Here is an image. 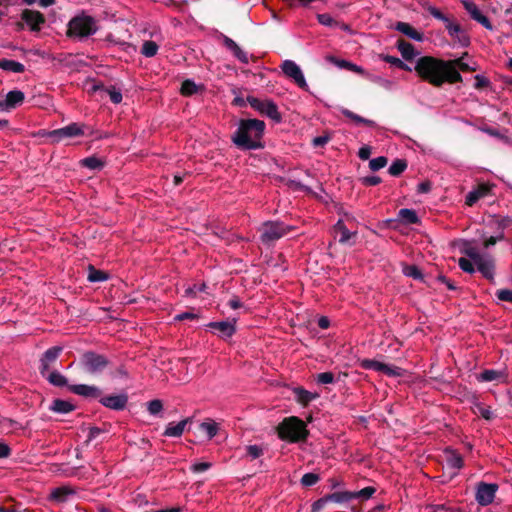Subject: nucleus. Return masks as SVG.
Returning <instances> with one entry per match:
<instances>
[{"label": "nucleus", "mask_w": 512, "mask_h": 512, "mask_svg": "<svg viewBox=\"0 0 512 512\" xmlns=\"http://www.w3.org/2000/svg\"><path fill=\"white\" fill-rule=\"evenodd\" d=\"M211 467V463L209 462H199L195 463L191 466V471L194 473H202L207 471Z\"/></svg>", "instance_id": "e2e57ef3"}, {"label": "nucleus", "mask_w": 512, "mask_h": 512, "mask_svg": "<svg viewBox=\"0 0 512 512\" xmlns=\"http://www.w3.org/2000/svg\"><path fill=\"white\" fill-rule=\"evenodd\" d=\"M88 280L90 282H101L108 279L107 273L102 270H97L93 266H89Z\"/></svg>", "instance_id": "ea45409f"}, {"label": "nucleus", "mask_w": 512, "mask_h": 512, "mask_svg": "<svg viewBox=\"0 0 512 512\" xmlns=\"http://www.w3.org/2000/svg\"><path fill=\"white\" fill-rule=\"evenodd\" d=\"M360 182L364 186H376L382 182L381 178L378 176H365L360 178Z\"/></svg>", "instance_id": "bf43d9fd"}, {"label": "nucleus", "mask_w": 512, "mask_h": 512, "mask_svg": "<svg viewBox=\"0 0 512 512\" xmlns=\"http://www.w3.org/2000/svg\"><path fill=\"white\" fill-rule=\"evenodd\" d=\"M221 38L224 46L230 50L240 62L244 64L249 62L247 53L244 52L233 39L223 34H221Z\"/></svg>", "instance_id": "aec40b11"}, {"label": "nucleus", "mask_w": 512, "mask_h": 512, "mask_svg": "<svg viewBox=\"0 0 512 512\" xmlns=\"http://www.w3.org/2000/svg\"><path fill=\"white\" fill-rule=\"evenodd\" d=\"M474 190L480 198H483L490 193L491 189L489 185L483 183L478 185Z\"/></svg>", "instance_id": "774afa93"}, {"label": "nucleus", "mask_w": 512, "mask_h": 512, "mask_svg": "<svg viewBox=\"0 0 512 512\" xmlns=\"http://www.w3.org/2000/svg\"><path fill=\"white\" fill-rule=\"evenodd\" d=\"M334 231L340 234L339 242L341 244L347 243L352 236L356 235V233H352L347 229L342 219H339L334 225Z\"/></svg>", "instance_id": "473e14b6"}, {"label": "nucleus", "mask_w": 512, "mask_h": 512, "mask_svg": "<svg viewBox=\"0 0 512 512\" xmlns=\"http://www.w3.org/2000/svg\"><path fill=\"white\" fill-rule=\"evenodd\" d=\"M191 423L192 418L190 417L185 418L184 420L176 424L174 422H171L167 425L163 435L167 437H180L187 428V426Z\"/></svg>", "instance_id": "412c9836"}, {"label": "nucleus", "mask_w": 512, "mask_h": 512, "mask_svg": "<svg viewBox=\"0 0 512 512\" xmlns=\"http://www.w3.org/2000/svg\"><path fill=\"white\" fill-rule=\"evenodd\" d=\"M278 437L290 443L306 441L309 431L303 420L296 416L284 418L276 427Z\"/></svg>", "instance_id": "7ed1b4c3"}, {"label": "nucleus", "mask_w": 512, "mask_h": 512, "mask_svg": "<svg viewBox=\"0 0 512 512\" xmlns=\"http://www.w3.org/2000/svg\"><path fill=\"white\" fill-rule=\"evenodd\" d=\"M414 71L422 81L436 88L442 87L445 83L449 84L446 60L434 56H422L417 59Z\"/></svg>", "instance_id": "f03ea898"}, {"label": "nucleus", "mask_w": 512, "mask_h": 512, "mask_svg": "<svg viewBox=\"0 0 512 512\" xmlns=\"http://www.w3.org/2000/svg\"><path fill=\"white\" fill-rule=\"evenodd\" d=\"M501 376V372L492 369H487L480 373L478 379L483 382H491L499 379Z\"/></svg>", "instance_id": "37998d69"}, {"label": "nucleus", "mask_w": 512, "mask_h": 512, "mask_svg": "<svg viewBox=\"0 0 512 512\" xmlns=\"http://www.w3.org/2000/svg\"><path fill=\"white\" fill-rule=\"evenodd\" d=\"M247 455L252 459H257L263 454V449L258 445H249L246 448Z\"/></svg>", "instance_id": "4d7b16f0"}, {"label": "nucleus", "mask_w": 512, "mask_h": 512, "mask_svg": "<svg viewBox=\"0 0 512 512\" xmlns=\"http://www.w3.org/2000/svg\"><path fill=\"white\" fill-rule=\"evenodd\" d=\"M445 462L448 468L459 470L463 467L464 461L462 456L455 450L446 448L444 450Z\"/></svg>", "instance_id": "5701e85b"}, {"label": "nucleus", "mask_w": 512, "mask_h": 512, "mask_svg": "<svg viewBox=\"0 0 512 512\" xmlns=\"http://www.w3.org/2000/svg\"><path fill=\"white\" fill-rule=\"evenodd\" d=\"M465 10L470 14L471 18L488 30H493V25L488 17L483 15L477 5L471 0L461 1Z\"/></svg>", "instance_id": "4468645a"}, {"label": "nucleus", "mask_w": 512, "mask_h": 512, "mask_svg": "<svg viewBox=\"0 0 512 512\" xmlns=\"http://www.w3.org/2000/svg\"><path fill=\"white\" fill-rule=\"evenodd\" d=\"M376 492V488L372 486L365 487L359 491L351 492V500L356 498H361L364 500H367L373 496V494Z\"/></svg>", "instance_id": "c03bdc74"}, {"label": "nucleus", "mask_w": 512, "mask_h": 512, "mask_svg": "<svg viewBox=\"0 0 512 512\" xmlns=\"http://www.w3.org/2000/svg\"><path fill=\"white\" fill-rule=\"evenodd\" d=\"M21 19L29 26L31 31H40L45 23L44 15L36 10L24 9L21 13Z\"/></svg>", "instance_id": "ddd939ff"}, {"label": "nucleus", "mask_w": 512, "mask_h": 512, "mask_svg": "<svg viewBox=\"0 0 512 512\" xmlns=\"http://www.w3.org/2000/svg\"><path fill=\"white\" fill-rule=\"evenodd\" d=\"M326 500L327 502H334V503H345L349 502L351 500V492L350 491H336L331 494H327Z\"/></svg>", "instance_id": "f704fd0d"}, {"label": "nucleus", "mask_w": 512, "mask_h": 512, "mask_svg": "<svg viewBox=\"0 0 512 512\" xmlns=\"http://www.w3.org/2000/svg\"><path fill=\"white\" fill-rule=\"evenodd\" d=\"M320 480V477L316 473H305L301 478V484L305 487L315 485Z\"/></svg>", "instance_id": "8fccbe9b"}, {"label": "nucleus", "mask_w": 512, "mask_h": 512, "mask_svg": "<svg viewBox=\"0 0 512 512\" xmlns=\"http://www.w3.org/2000/svg\"><path fill=\"white\" fill-rule=\"evenodd\" d=\"M489 85H490V81L486 77H484L482 75L475 76V84H474L475 89L482 90V89L487 88Z\"/></svg>", "instance_id": "052dcab7"}, {"label": "nucleus", "mask_w": 512, "mask_h": 512, "mask_svg": "<svg viewBox=\"0 0 512 512\" xmlns=\"http://www.w3.org/2000/svg\"><path fill=\"white\" fill-rule=\"evenodd\" d=\"M83 128L84 125H80L78 123H70L65 127L50 131L48 136L52 139V142H60L66 138H74L84 135Z\"/></svg>", "instance_id": "9b49d317"}, {"label": "nucleus", "mask_w": 512, "mask_h": 512, "mask_svg": "<svg viewBox=\"0 0 512 512\" xmlns=\"http://www.w3.org/2000/svg\"><path fill=\"white\" fill-rule=\"evenodd\" d=\"M327 504L328 502L326 500V496H323L312 504L311 512H319L320 510L325 508Z\"/></svg>", "instance_id": "0e129e2a"}, {"label": "nucleus", "mask_w": 512, "mask_h": 512, "mask_svg": "<svg viewBox=\"0 0 512 512\" xmlns=\"http://www.w3.org/2000/svg\"><path fill=\"white\" fill-rule=\"evenodd\" d=\"M198 86L191 79H186L181 84L180 92L183 96H191L197 93Z\"/></svg>", "instance_id": "58836bf2"}, {"label": "nucleus", "mask_w": 512, "mask_h": 512, "mask_svg": "<svg viewBox=\"0 0 512 512\" xmlns=\"http://www.w3.org/2000/svg\"><path fill=\"white\" fill-rule=\"evenodd\" d=\"M79 364L84 372L97 376L109 366L110 360L103 354L86 351L81 355Z\"/></svg>", "instance_id": "39448f33"}, {"label": "nucleus", "mask_w": 512, "mask_h": 512, "mask_svg": "<svg viewBox=\"0 0 512 512\" xmlns=\"http://www.w3.org/2000/svg\"><path fill=\"white\" fill-rule=\"evenodd\" d=\"M292 391L296 401L304 407L319 397L318 393H311L301 386L294 387Z\"/></svg>", "instance_id": "393cba45"}, {"label": "nucleus", "mask_w": 512, "mask_h": 512, "mask_svg": "<svg viewBox=\"0 0 512 512\" xmlns=\"http://www.w3.org/2000/svg\"><path fill=\"white\" fill-rule=\"evenodd\" d=\"M24 99L25 95L22 91L12 90L6 94L5 105L11 110L20 106L24 102Z\"/></svg>", "instance_id": "a878e982"}, {"label": "nucleus", "mask_w": 512, "mask_h": 512, "mask_svg": "<svg viewBox=\"0 0 512 512\" xmlns=\"http://www.w3.org/2000/svg\"><path fill=\"white\" fill-rule=\"evenodd\" d=\"M235 323L236 319H233V321L210 322L207 326L211 329L221 332L223 337L229 338L236 332Z\"/></svg>", "instance_id": "4be33fe9"}, {"label": "nucleus", "mask_w": 512, "mask_h": 512, "mask_svg": "<svg viewBox=\"0 0 512 512\" xmlns=\"http://www.w3.org/2000/svg\"><path fill=\"white\" fill-rule=\"evenodd\" d=\"M62 351L63 347L53 346L43 353L42 357L40 358V365L38 368L42 377L46 376L51 366L57 361Z\"/></svg>", "instance_id": "f8f14e48"}, {"label": "nucleus", "mask_w": 512, "mask_h": 512, "mask_svg": "<svg viewBox=\"0 0 512 512\" xmlns=\"http://www.w3.org/2000/svg\"><path fill=\"white\" fill-rule=\"evenodd\" d=\"M91 83L90 92L94 93L100 90L105 91L109 95L111 102L114 104H119L122 101V93L119 90H116L115 87L110 86L106 88L102 82L95 80H92Z\"/></svg>", "instance_id": "a211bd4d"}, {"label": "nucleus", "mask_w": 512, "mask_h": 512, "mask_svg": "<svg viewBox=\"0 0 512 512\" xmlns=\"http://www.w3.org/2000/svg\"><path fill=\"white\" fill-rule=\"evenodd\" d=\"M317 19L320 24L325 25V26H332L334 23V19L328 13L318 14Z\"/></svg>", "instance_id": "69168bd1"}, {"label": "nucleus", "mask_w": 512, "mask_h": 512, "mask_svg": "<svg viewBox=\"0 0 512 512\" xmlns=\"http://www.w3.org/2000/svg\"><path fill=\"white\" fill-rule=\"evenodd\" d=\"M292 229V227L286 226L282 222L268 221L260 229V238L262 243L269 245L285 236Z\"/></svg>", "instance_id": "0eeeda50"}, {"label": "nucleus", "mask_w": 512, "mask_h": 512, "mask_svg": "<svg viewBox=\"0 0 512 512\" xmlns=\"http://www.w3.org/2000/svg\"><path fill=\"white\" fill-rule=\"evenodd\" d=\"M383 60L386 62V63H389L391 65H394L396 66L397 68L401 69V70H404V71H411L412 69L407 65L405 64L401 59L395 57V56H391V55H385L383 57Z\"/></svg>", "instance_id": "a18cd8bd"}, {"label": "nucleus", "mask_w": 512, "mask_h": 512, "mask_svg": "<svg viewBox=\"0 0 512 512\" xmlns=\"http://www.w3.org/2000/svg\"><path fill=\"white\" fill-rule=\"evenodd\" d=\"M407 168V161L405 159H396L390 165L388 173L393 177L400 176Z\"/></svg>", "instance_id": "e433bc0d"}, {"label": "nucleus", "mask_w": 512, "mask_h": 512, "mask_svg": "<svg viewBox=\"0 0 512 512\" xmlns=\"http://www.w3.org/2000/svg\"><path fill=\"white\" fill-rule=\"evenodd\" d=\"M282 72L286 77L294 81V83L301 89L308 91L309 86L305 80L301 68L293 60H285L281 64Z\"/></svg>", "instance_id": "1a4fd4ad"}, {"label": "nucleus", "mask_w": 512, "mask_h": 512, "mask_svg": "<svg viewBox=\"0 0 512 512\" xmlns=\"http://www.w3.org/2000/svg\"><path fill=\"white\" fill-rule=\"evenodd\" d=\"M68 389L76 394L86 398H99L102 395V391L95 385H86V384H75L69 385Z\"/></svg>", "instance_id": "f3484780"}, {"label": "nucleus", "mask_w": 512, "mask_h": 512, "mask_svg": "<svg viewBox=\"0 0 512 512\" xmlns=\"http://www.w3.org/2000/svg\"><path fill=\"white\" fill-rule=\"evenodd\" d=\"M445 28L452 38L458 36V34H460L462 31L461 26L457 23H452L450 19H448V22H445Z\"/></svg>", "instance_id": "5fc2aeb1"}, {"label": "nucleus", "mask_w": 512, "mask_h": 512, "mask_svg": "<svg viewBox=\"0 0 512 512\" xmlns=\"http://www.w3.org/2000/svg\"><path fill=\"white\" fill-rule=\"evenodd\" d=\"M403 272L406 276L415 280H422L423 274L416 265H407L404 267Z\"/></svg>", "instance_id": "49530a36"}, {"label": "nucleus", "mask_w": 512, "mask_h": 512, "mask_svg": "<svg viewBox=\"0 0 512 512\" xmlns=\"http://www.w3.org/2000/svg\"><path fill=\"white\" fill-rule=\"evenodd\" d=\"M158 45L154 41H145L141 48V53L146 57H153L157 54Z\"/></svg>", "instance_id": "79ce46f5"}, {"label": "nucleus", "mask_w": 512, "mask_h": 512, "mask_svg": "<svg viewBox=\"0 0 512 512\" xmlns=\"http://www.w3.org/2000/svg\"><path fill=\"white\" fill-rule=\"evenodd\" d=\"M98 30L96 21L93 17L85 14L73 17L68 23L67 35L75 38H87Z\"/></svg>", "instance_id": "20e7f679"}, {"label": "nucleus", "mask_w": 512, "mask_h": 512, "mask_svg": "<svg viewBox=\"0 0 512 512\" xmlns=\"http://www.w3.org/2000/svg\"><path fill=\"white\" fill-rule=\"evenodd\" d=\"M99 402L106 408L122 411L128 403V395L126 393L118 395H107L100 398Z\"/></svg>", "instance_id": "2eb2a0df"}, {"label": "nucleus", "mask_w": 512, "mask_h": 512, "mask_svg": "<svg viewBox=\"0 0 512 512\" xmlns=\"http://www.w3.org/2000/svg\"><path fill=\"white\" fill-rule=\"evenodd\" d=\"M335 380L334 374L332 372H323L319 373L316 376V381L319 384H331Z\"/></svg>", "instance_id": "6e6d98bb"}, {"label": "nucleus", "mask_w": 512, "mask_h": 512, "mask_svg": "<svg viewBox=\"0 0 512 512\" xmlns=\"http://www.w3.org/2000/svg\"><path fill=\"white\" fill-rule=\"evenodd\" d=\"M397 221H401L404 224H419L420 219L413 209L402 208L398 211Z\"/></svg>", "instance_id": "bb28decb"}, {"label": "nucleus", "mask_w": 512, "mask_h": 512, "mask_svg": "<svg viewBox=\"0 0 512 512\" xmlns=\"http://www.w3.org/2000/svg\"><path fill=\"white\" fill-rule=\"evenodd\" d=\"M499 486L496 483L478 482L476 485L475 500L480 506L490 505L495 498Z\"/></svg>", "instance_id": "6e6552de"}, {"label": "nucleus", "mask_w": 512, "mask_h": 512, "mask_svg": "<svg viewBox=\"0 0 512 512\" xmlns=\"http://www.w3.org/2000/svg\"><path fill=\"white\" fill-rule=\"evenodd\" d=\"M247 102L256 110L260 115L266 116L273 120L275 123L282 122V115L278 111V106L271 99H259L254 96H248Z\"/></svg>", "instance_id": "423d86ee"}, {"label": "nucleus", "mask_w": 512, "mask_h": 512, "mask_svg": "<svg viewBox=\"0 0 512 512\" xmlns=\"http://www.w3.org/2000/svg\"><path fill=\"white\" fill-rule=\"evenodd\" d=\"M199 430L207 434L208 439H212L216 436L219 427L213 420H208L199 424Z\"/></svg>", "instance_id": "c9c22d12"}, {"label": "nucleus", "mask_w": 512, "mask_h": 512, "mask_svg": "<svg viewBox=\"0 0 512 512\" xmlns=\"http://www.w3.org/2000/svg\"><path fill=\"white\" fill-rule=\"evenodd\" d=\"M340 111L345 117L351 119L356 124H362V125H365L368 127H374L376 125V123L373 120L366 119V118L352 112L351 110H349L347 108H341Z\"/></svg>", "instance_id": "7c9ffc66"}, {"label": "nucleus", "mask_w": 512, "mask_h": 512, "mask_svg": "<svg viewBox=\"0 0 512 512\" xmlns=\"http://www.w3.org/2000/svg\"><path fill=\"white\" fill-rule=\"evenodd\" d=\"M479 199L480 197L475 192V190H472L466 195L465 204L467 206H473Z\"/></svg>", "instance_id": "338daca9"}, {"label": "nucleus", "mask_w": 512, "mask_h": 512, "mask_svg": "<svg viewBox=\"0 0 512 512\" xmlns=\"http://www.w3.org/2000/svg\"><path fill=\"white\" fill-rule=\"evenodd\" d=\"M76 494V490L68 485L59 486L53 489L49 499L57 503H65L69 497Z\"/></svg>", "instance_id": "6ab92c4d"}, {"label": "nucleus", "mask_w": 512, "mask_h": 512, "mask_svg": "<svg viewBox=\"0 0 512 512\" xmlns=\"http://www.w3.org/2000/svg\"><path fill=\"white\" fill-rule=\"evenodd\" d=\"M395 30L401 32L402 34L406 35L407 37L415 41L421 42L424 39V35L422 32H419L413 26L406 22H397L395 24Z\"/></svg>", "instance_id": "b1692460"}, {"label": "nucleus", "mask_w": 512, "mask_h": 512, "mask_svg": "<svg viewBox=\"0 0 512 512\" xmlns=\"http://www.w3.org/2000/svg\"><path fill=\"white\" fill-rule=\"evenodd\" d=\"M427 11L429 12V14L431 16H433L434 18L442 21V22H448V17L446 15H444L438 8L434 7V6H428L427 7Z\"/></svg>", "instance_id": "13d9d810"}, {"label": "nucleus", "mask_w": 512, "mask_h": 512, "mask_svg": "<svg viewBox=\"0 0 512 512\" xmlns=\"http://www.w3.org/2000/svg\"><path fill=\"white\" fill-rule=\"evenodd\" d=\"M477 270L489 281L494 280L495 262L489 255H483L481 260L474 262Z\"/></svg>", "instance_id": "dca6fc26"}, {"label": "nucleus", "mask_w": 512, "mask_h": 512, "mask_svg": "<svg viewBox=\"0 0 512 512\" xmlns=\"http://www.w3.org/2000/svg\"><path fill=\"white\" fill-rule=\"evenodd\" d=\"M49 409L55 413L67 414L75 410V405L67 400L55 399Z\"/></svg>", "instance_id": "c85d7f7f"}, {"label": "nucleus", "mask_w": 512, "mask_h": 512, "mask_svg": "<svg viewBox=\"0 0 512 512\" xmlns=\"http://www.w3.org/2000/svg\"><path fill=\"white\" fill-rule=\"evenodd\" d=\"M496 296L501 301L512 302V290L500 289L496 292Z\"/></svg>", "instance_id": "680f3d73"}, {"label": "nucleus", "mask_w": 512, "mask_h": 512, "mask_svg": "<svg viewBox=\"0 0 512 512\" xmlns=\"http://www.w3.org/2000/svg\"><path fill=\"white\" fill-rule=\"evenodd\" d=\"M0 69L14 73H23L25 71V66L17 61L1 58Z\"/></svg>", "instance_id": "c756f323"}, {"label": "nucleus", "mask_w": 512, "mask_h": 512, "mask_svg": "<svg viewBox=\"0 0 512 512\" xmlns=\"http://www.w3.org/2000/svg\"><path fill=\"white\" fill-rule=\"evenodd\" d=\"M266 124L259 119H240L231 136L232 143L241 150H258L264 147L262 138Z\"/></svg>", "instance_id": "f257e3e1"}, {"label": "nucleus", "mask_w": 512, "mask_h": 512, "mask_svg": "<svg viewBox=\"0 0 512 512\" xmlns=\"http://www.w3.org/2000/svg\"><path fill=\"white\" fill-rule=\"evenodd\" d=\"M461 253L466 255L468 258H470L473 262H476L477 260H481V257L483 256L480 254L477 249L468 241H465L461 248Z\"/></svg>", "instance_id": "4c0bfd02"}, {"label": "nucleus", "mask_w": 512, "mask_h": 512, "mask_svg": "<svg viewBox=\"0 0 512 512\" xmlns=\"http://www.w3.org/2000/svg\"><path fill=\"white\" fill-rule=\"evenodd\" d=\"M388 163V159L385 156H379L369 161V168L372 171H378L384 168Z\"/></svg>", "instance_id": "de8ad7c7"}, {"label": "nucleus", "mask_w": 512, "mask_h": 512, "mask_svg": "<svg viewBox=\"0 0 512 512\" xmlns=\"http://www.w3.org/2000/svg\"><path fill=\"white\" fill-rule=\"evenodd\" d=\"M403 369L397 366L382 363L380 372L390 377H400L403 375Z\"/></svg>", "instance_id": "a19ab883"}, {"label": "nucleus", "mask_w": 512, "mask_h": 512, "mask_svg": "<svg viewBox=\"0 0 512 512\" xmlns=\"http://www.w3.org/2000/svg\"><path fill=\"white\" fill-rule=\"evenodd\" d=\"M459 267L466 273L472 274L475 272L474 262L469 258L461 257L458 260Z\"/></svg>", "instance_id": "3c124183"}, {"label": "nucleus", "mask_w": 512, "mask_h": 512, "mask_svg": "<svg viewBox=\"0 0 512 512\" xmlns=\"http://www.w3.org/2000/svg\"><path fill=\"white\" fill-rule=\"evenodd\" d=\"M45 378L47 381L56 387H64L68 385L67 378L58 371L47 373Z\"/></svg>", "instance_id": "72a5a7b5"}, {"label": "nucleus", "mask_w": 512, "mask_h": 512, "mask_svg": "<svg viewBox=\"0 0 512 512\" xmlns=\"http://www.w3.org/2000/svg\"><path fill=\"white\" fill-rule=\"evenodd\" d=\"M326 60L328 62L334 64L335 66L341 68V69H347V70L350 69V66L352 64V62H349V61L344 60V59H338V58H336L333 55H327L326 56Z\"/></svg>", "instance_id": "603ef678"}, {"label": "nucleus", "mask_w": 512, "mask_h": 512, "mask_svg": "<svg viewBox=\"0 0 512 512\" xmlns=\"http://www.w3.org/2000/svg\"><path fill=\"white\" fill-rule=\"evenodd\" d=\"M468 53L465 52L462 57L446 60L447 62V68L449 71V84H455L463 81V78L460 74V71L462 72H471L474 71L473 68H471L467 63L463 62V58L467 56Z\"/></svg>", "instance_id": "9d476101"}, {"label": "nucleus", "mask_w": 512, "mask_h": 512, "mask_svg": "<svg viewBox=\"0 0 512 512\" xmlns=\"http://www.w3.org/2000/svg\"><path fill=\"white\" fill-rule=\"evenodd\" d=\"M147 409L151 415H157L162 411L163 403L159 399L151 400L147 403Z\"/></svg>", "instance_id": "864d4df0"}, {"label": "nucleus", "mask_w": 512, "mask_h": 512, "mask_svg": "<svg viewBox=\"0 0 512 512\" xmlns=\"http://www.w3.org/2000/svg\"><path fill=\"white\" fill-rule=\"evenodd\" d=\"M360 366H361V368L366 369V370H375V371L380 372L381 367H382V362L372 360V359H363L360 362Z\"/></svg>", "instance_id": "09e8293b"}, {"label": "nucleus", "mask_w": 512, "mask_h": 512, "mask_svg": "<svg viewBox=\"0 0 512 512\" xmlns=\"http://www.w3.org/2000/svg\"><path fill=\"white\" fill-rule=\"evenodd\" d=\"M396 46L406 61H411L417 55L414 46L404 39H398Z\"/></svg>", "instance_id": "cd10ccee"}, {"label": "nucleus", "mask_w": 512, "mask_h": 512, "mask_svg": "<svg viewBox=\"0 0 512 512\" xmlns=\"http://www.w3.org/2000/svg\"><path fill=\"white\" fill-rule=\"evenodd\" d=\"M80 165L90 170L99 171L105 166V161L93 155L80 160Z\"/></svg>", "instance_id": "2f4dec72"}]
</instances>
